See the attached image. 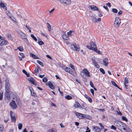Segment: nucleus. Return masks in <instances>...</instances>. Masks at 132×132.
Instances as JSON below:
<instances>
[{"instance_id": "nucleus-57", "label": "nucleus", "mask_w": 132, "mask_h": 132, "mask_svg": "<svg viewBox=\"0 0 132 132\" xmlns=\"http://www.w3.org/2000/svg\"><path fill=\"white\" fill-rule=\"evenodd\" d=\"M90 91L92 93V94L94 95V90L93 89H90Z\"/></svg>"}, {"instance_id": "nucleus-7", "label": "nucleus", "mask_w": 132, "mask_h": 132, "mask_svg": "<svg viewBox=\"0 0 132 132\" xmlns=\"http://www.w3.org/2000/svg\"><path fill=\"white\" fill-rule=\"evenodd\" d=\"M10 105L11 106V108L13 109H15L17 107V105L15 102L13 100L12 101V102L10 103Z\"/></svg>"}, {"instance_id": "nucleus-32", "label": "nucleus", "mask_w": 132, "mask_h": 132, "mask_svg": "<svg viewBox=\"0 0 132 132\" xmlns=\"http://www.w3.org/2000/svg\"><path fill=\"white\" fill-rule=\"evenodd\" d=\"M39 69V68L38 67H35L34 71L36 73H37L38 72Z\"/></svg>"}, {"instance_id": "nucleus-22", "label": "nucleus", "mask_w": 132, "mask_h": 132, "mask_svg": "<svg viewBox=\"0 0 132 132\" xmlns=\"http://www.w3.org/2000/svg\"><path fill=\"white\" fill-rule=\"evenodd\" d=\"M29 78H28V80L29 81V83H30L32 84H33V78L31 77H29Z\"/></svg>"}, {"instance_id": "nucleus-54", "label": "nucleus", "mask_w": 132, "mask_h": 132, "mask_svg": "<svg viewBox=\"0 0 132 132\" xmlns=\"http://www.w3.org/2000/svg\"><path fill=\"white\" fill-rule=\"evenodd\" d=\"M34 59H39V58L37 56L34 54Z\"/></svg>"}, {"instance_id": "nucleus-35", "label": "nucleus", "mask_w": 132, "mask_h": 132, "mask_svg": "<svg viewBox=\"0 0 132 132\" xmlns=\"http://www.w3.org/2000/svg\"><path fill=\"white\" fill-rule=\"evenodd\" d=\"M47 24L48 25L47 28H48V30L49 31H50L51 30V27L48 23H47Z\"/></svg>"}, {"instance_id": "nucleus-29", "label": "nucleus", "mask_w": 132, "mask_h": 132, "mask_svg": "<svg viewBox=\"0 0 132 132\" xmlns=\"http://www.w3.org/2000/svg\"><path fill=\"white\" fill-rule=\"evenodd\" d=\"M3 93L2 91H1L0 92V100H2L3 97Z\"/></svg>"}, {"instance_id": "nucleus-11", "label": "nucleus", "mask_w": 132, "mask_h": 132, "mask_svg": "<svg viewBox=\"0 0 132 132\" xmlns=\"http://www.w3.org/2000/svg\"><path fill=\"white\" fill-rule=\"evenodd\" d=\"M46 84L47 85L49 86V87L50 88L53 90V89L55 88V86H54L52 82L50 81H49L48 82L46 83Z\"/></svg>"}, {"instance_id": "nucleus-6", "label": "nucleus", "mask_w": 132, "mask_h": 132, "mask_svg": "<svg viewBox=\"0 0 132 132\" xmlns=\"http://www.w3.org/2000/svg\"><path fill=\"white\" fill-rule=\"evenodd\" d=\"M121 23L120 19L118 17H116L115 19L114 24L115 26L118 27Z\"/></svg>"}, {"instance_id": "nucleus-43", "label": "nucleus", "mask_w": 132, "mask_h": 132, "mask_svg": "<svg viewBox=\"0 0 132 132\" xmlns=\"http://www.w3.org/2000/svg\"><path fill=\"white\" fill-rule=\"evenodd\" d=\"M90 85V86L93 88L94 87V86L93 84L92 83V82L91 81H90L89 82Z\"/></svg>"}, {"instance_id": "nucleus-27", "label": "nucleus", "mask_w": 132, "mask_h": 132, "mask_svg": "<svg viewBox=\"0 0 132 132\" xmlns=\"http://www.w3.org/2000/svg\"><path fill=\"white\" fill-rule=\"evenodd\" d=\"M111 82L112 84L114 85L115 87H117V88H118V86L117 85L116 83L114 82L112 80H111Z\"/></svg>"}, {"instance_id": "nucleus-25", "label": "nucleus", "mask_w": 132, "mask_h": 132, "mask_svg": "<svg viewBox=\"0 0 132 132\" xmlns=\"http://www.w3.org/2000/svg\"><path fill=\"white\" fill-rule=\"evenodd\" d=\"M18 128L19 130H21L22 127V124L20 123H19L18 124Z\"/></svg>"}, {"instance_id": "nucleus-55", "label": "nucleus", "mask_w": 132, "mask_h": 132, "mask_svg": "<svg viewBox=\"0 0 132 132\" xmlns=\"http://www.w3.org/2000/svg\"><path fill=\"white\" fill-rule=\"evenodd\" d=\"M13 21H16V19L14 18V17L12 16L11 18H10Z\"/></svg>"}, {"instance_id": "nucleus-12", "label": "nucleus", "mask_w": 132, "mask_h": 132, "mask_svg": "<svg viewBox=\"0 0 132 132\" xmlns=\"http://www.w3.org/2000/svg\"><path fill=\"white\" fill-rule=\"evenodd\" d=\"M19 34L20 36V37L22 39H26L27 37L26 35L23 32L20 31L19 32Z\"/></svg>"}, {"instance_id": "nucleus-30", "label": "nucleus", "mask_w": 132, "mask_h": 132, "mask_svg": "<svg viewBox=\"0 0 132 132\" xmlns=\"http://www.w3.org/2000/svg\"><path fill=\"white\" fill-rule=\"evenodd\" d=\"M22 72L23 73L25 74L27 77H29V75L27 73L26 71L24 70L23 69L22 70Z\"/></svg>"}, {"instance_id": "nucleus-59", "label": "nucleus", "mask_w": 132, "mask_h": 132, "mask_svg": "<svg viewBox=\"0 0 132 132\" xmlns=\"http://www.w3.org/2000/svg\"><path fill=\"white\" fill-rule=\"evenodd\" d=\"M106 5L108 6L109 7H111L110 3H108L106 4Z\"/></svg>"}, {"instance_id": "nucleus-3", "label": "nucleus", "mask_w": 132, "mask_h": 132, "mask_svg": "<svg viewBox=\"0 0 132 132\" xmlns=\"http://www.w3.org/2000/svg\"><path fill=\"white\" fill-rule=\"evenodd\" d=\"M90 46L87 45L86 47L89 49L93 50L94 51L99 54H100V51L98 50L96 46L94 43L93 42H91L90 43Z\"/></svg>"}, {"instance_id": "nucleus-13", "label": "nucleus", "mask_w": 132, "mask_h": 132, "mask_svg": "<svg viewBox=\"0 0 132 132\" xmlns=\"http://www.w3.org/2000/svg\"><path fill=\"white\" fill-rule=\"evenodd\" d=\"M65 70L66 72L69 73L71 74L73 73V72L72 71V70L69 68L66 67L65 69Z\"/></svg>"}, {"instance_id": "nucleus-44", "label": "nucleus", "mask_w": 132, "mask_h": 132, "mask_svg": "<svg viewBox=\"0 0 132 132\" xmlns=\"http://www.w3.org/2000/svg\"><path fill=\"white\" fill-rule=\"evenodd\" d=\"M70 67L73 70H74L75 69V67L71 63H70Z\"/></svg>"}, {"instance_id": "nucleus-36", "label": "nucleus", "mask_w": 132, "mask_h": 132, "mask_svg": "<svg viewBox=\"0 0 132 132\" xmlns=\"http://www.w3.org/2000/svg\"><path fill=\"white\" fill-rule=\"evenodd\" d=\"M37 63H38L39 64H40V65L43 66V64L42 63V62H41V61L37 60Z\"/></svg>"}, {"instance_id": "nucleus-53", "label": "nucleus", "mask_w": 132, "mask_h": 132, "mask_svg": "<svg viewBox=\"0 0 132 132\" xmlns=\"http://www.w3.org/2000/svg\"><path fill=\"white\" fill-rule=\"evenodd\" d=\"M19 54L20 55H21V57H22V58H24V54L22 53H19Z\"/></svg>"}, {"instance_id": "nucleus-4", "label": "nucleus", "mask_w": 132, "mask_h": 132, "mask_svg": "<svg viewBox=\"0 0 132 132\" xmlns=\"http://www.w3.org/2000/svg\"><path fill=\"white\" fill-rule=\"evenodd\" d=\"M58 1L62 5L65 6H69L71 3V0H58Z\"/></svg>"}, {"instance_id": "nucleus-23", "label": "nucleus", "mask_w": 132, "mask_h": 132, "mask_svg": "<svg viewBox=\"0 0 132 132\" xmlns=\"http://www.w3.org/2000/svg\"><path fill=\"white\" fill-rule=\"evenodd\" d=\"M80 106L79 103L77 102H76L75 104L74 105V106L76 108H78Z\"/></svg>"}, {"instance_id": "nucleus-14", "label": "nucleus", "mask_w": 132, "mask_h": 132, "mask_svg": "<svg viewBox=\"0 0 132 132\" xmlns=\"http://www.w3.org/2000/svg\"><path fill=\"white\" fill-rule=\"evenodd\" d=\"M85 75L89 77H90V72L86 69H84L83 70Z\"/></svg>"}, {"instance_id": "nucleus-34", "label": "nucleus", "mask_w": 132, "mask_h": 132, "mask_svg": "<svg viewBox=\"0 0 132 132\" xmlns=\"http://www.w3.org/2000/svg\"><path fill=\"white\" fill-rule=\"evenodd\" d=\"M34 85L36 87L37 86H39V85L34 80Z\"/></svg>"}, {"instance_id": "nucleus-45", "label": "nucleus", "mask_w": 132, "mask_h": 132, "mask_svg": "<svg viewBox=\"0 0 132 132\" xmlns=\"http://www.w3.org/2000/svg\"><path fill=\"white\" fill-rule=\"evenodd\" d=\"M72 33V31H70L69 32H68L67 33L68 36H70L71 34Z\"/></svg>"}, {"instance_id": "nucleus-26", "label": "nucleus", "mask_w": 132, "mask_h": 132, "mask_svg": "<svg viewBox=\"0 0 132 132\" xmlns=\"http://www.w3.org/2000/svg\"><path fill=\"white\" fill-rule=\"evenodd\" d=\"M38 43L40 45H42L43 44H44V42L43 41H41L40 39H39L38 40Z\"/></svg>"}, {"instance_id": "nucleus-51", "label": "nucleus", "mask_w": 132, "mask_h": 132, "mask_svg": "<svg viewBox=\"0 0 132 132\" xmlns=\"http://www.w3.org/2000/svg\"><path fill=\"white\" fill-rule=\"evenodd\" d=\"M99 124L100 127H101L102 129L104 128V127L102 125V124L101 123H99Z\"/></svg>"}, {"instance_id": "nucleus-60", "label": "nucleus", "mask_w": 132, "mask_h": 132, "mask_svg": "<svg viewBox=\"0 0 132 132\" xmlns=\"http://www.w3.org/2000/svg\"><path fill=\"white\" fill-rule=\"evenodd\" d=\"M50 132H57V131L55 130L52 129L50 130Z\"/></svg>"}, {"instance_id": "nucleus-58", "label": "nucleus", "mask_w": 132, "mask_h": 132, "mask_svg": "<svg viewBox=\"0 0 132 132\" xmlns=\"http://www.w3.org/2000/svg\"><path fill=\"white\" fill-rule=\"evenodd\" d=\"M38 75H39V77L41 78H43L45 76L44 75H39V74Z\"/></svg>"}, {"instance_id": "nucleus-9", "label": "nucleus", "mask_w": 132, "mask_h": 132, "mask_svg": "<svg viewBox=\"0 0 132 132\" xmlns=\"http://www.w3.org/2000/svg\"><path fill=\"white\" fill-rule=\"evenodd\" d=\"M92 129L95 132H101L100 129L98 127L93 126Z\"/></svg>"}, {"instance_id": "nucleus-18", "label": "nucleus", "mask_w": 132, "mask_h": 132, "mask_svg": "<svg viewBox=\"0 0 132 132\" xmlns=\"http://www.w3.org/2000/svg\"><path fill=\"white\" fill-rule=\"evenodd\" d=\"M125 130H124L122 131V132H132L131 130L127 127V126H126V127L125 128Z\"/></svg>"}, {"instance_id": "nucleus-62", "label": "nucleus", "mask_w": 132, "mask_h": 132, "mask_svg": "<svg viewBox=\"0 0 132 132\" xmlns=\"http://www.w3.org/2000/svg\"><path fill=\"white\" fill-rule=\"evenodd\" d=\"M103 7L106 10H107L108 11H109L108 9V7H107L106 6H103Z\"/></svg>"}, {"instance_id": "nucleus-10", "label": "nucleus", "mask_w": 132, "mask_h": 132, "mask_svg": "<svg viewBox=\"0 0 132 132\" xmlns=\"http://www.w3.org/2000/svg\"><path fill=\"white\" fill-rule=\"evenodd\" d=\"M75 113L77 117L80 119H83L84 117L83 114L81 113L77 112H75Z\"/></svg>"}, {"instance_id": "nucleus-15", "label": "nucleus", "mask_w": 132, "mask_h": 132, "mask_svg": "<svg viewBox=\"0 0 132 132\" xmlns=\"http://www.w3.org/2000/svg\"><path fill=\"white\" fill-rule=\"evenodd\" d=\"M7 44V41L4 40H2L0 41V45L3 46Z\"/></svg>"}, {"instance_id": "nucleus-16", "label": "nucleus", "mask_w": 132, "mask_h": 132, "mask_svg": "<svg viewBox=\"0 0 132 132\" xmlns=\"http://www.w3.org/2000/svg\"><path fill=\"white\" fill-rule=\"evenodd\" d=\"M92 61L94 65L97 68H99V65L98 64V63L96 62L95 60L94 59H92Z\"/></svg>"}, {"instance_id": "nucleus-49", "label": "nucleus", "mask_w": 132, "mask_h": 132, "mask_svg": "<svg viewBox=\"0 0 132 132\" xmlns=\"http://www.w3.org/2000/svg\"><path fill=\"white\" fill-rule=\"evenodd\" d=\"M88 101L90 103H92V98L90 97L87 99Z\"/></svg>"}, {"instance_id": "nucleus-42", "label": "nucleus", "mask_w": 132, "mask_h": 132, "mask_svg": "<svg viewBox=\"0 0 132 132\" xmlns=\"http://www.w3.org/2000/svg\"><path fill=\"white\" fill-rule=\"evenodd\" d=\"M42 80L43 82H46L47 81V80L46 78L44 77L43 79Z\"/></svg>"}, {"instance_id": "nucleus-61", "label": "nucleus", "mask_w": 132, "mask_h": 132, "mask_svg": "<svg viewBox=\"0 0 132 132\" xmlns=\"http://www.w3.org/2000/svg\"><path fill=\"white\" fill-rule=\"evenodd\" d=\"M122 13V11H120L118 13V15H120Z\"/></svg>"}, {"instance_id": "nucleus-50", "label": "nucleus", "mask_w": 132, "mask_h": 132, "mask_svg": "<svg viewBox=\"0 0 132 132\" xmlns=\"http://www.w3.org/2000/svg\"><path fill=\"white\" fill-rule=\"evenodd\" d=\"M0 6L2 7H5V5L4 4L2 3H0Z\"/></svg>"}, {"instance_id": "nucleus-63", "label": "nucleus", "mask_w": 132, "mask_h": 132, "mask_svg": "<svg viewBox=\"0 0 132 132\" xmlns=\"http://www.w3.org/2000/svg\"><path fill=\"white\" fill-rule=\"evenodd\" d=\"M84 96L87 99H88L89 97L88 95H85Z\"/></svg>"}, {"instance_id": "nucleus-48", "label": "nucleus", "mask_w": 132, "mask_h": 132, "mask_svg": "<svg viewBox=\"0 0 132 132\" xmlns=\"http://www.w3.org/2000/svg\"><path fill=\"white\" fill-rule=\"evenodd\" d=\"M112 11L115 13H116L118 11L117 10L115 9H112Z\"/></svg>"}, {"instance_id": "nucleus-1", "label": "nucleus", "mask_w": 132, "mask_h": 132, "mask_svg": "<svg viewBox=\"0 0 132 132\" xmlns=\"http://www.w3.org/2000/svg\"><path fill=\"white\" fill-rule=\"evenodd\" d=\"M114 125L119 130L122 131L126 127L127 125L120 121H117L114 122Z\"/></svg>"}, {"instance_id": "nucleus-38", "label": "nucleus", "mask_w": 132, "mask_h": 132, "mask_svg": "<svg viewBox=\"0 0 132 132\" xmlns=\"http://www.w3.org/2000/svg\"><path fill=\"white\" fill-rule=\"evenodd\" d=\"M18 49L21 51H22L23 50V48L22 46L18 47Z\"/></svg>"}, {"instance_id": "nucleus-5", "label": "nucleus", "mask_w": 132, "mask_h": 132, "mask_svg": "<svg viewBox=\"0 0 132 132\" xmlns=\"http://www.w3.org/2000/svg\"><path fill=\"white\" fill-rule=\"evenodd\" d=\"M70 47L71 49L74 51H78L80 50L79 46L76 44H74L71 45Z\"/></svg>"}, {"instance_id": "nucleus-19", "label": "nucleus", "mask_w": 132, "mask_h": 132, "mask_svg": "<svg viewBox=\"0 0 132 132\" xmlns=\"http://www.w3.org/2000/svg\"><path fill=\"white\" fill-rule=\"evenodd\" d=\"M104 64L106 66H107L108 64V60L107 58H105L103 60Z\"/></svg>"}, {"instance_id": "nucleus-28", "label": "nucleus", "mask_w": 132, "mask_h": 132, "mask_svg": "<svg viewBox=\"0 0 132 132\" xmlns=\"http://www.w3.org/2000/svg\"><path fill=\"white\" fill-rule=\"evenodd\" d=\"M65 98L67 100H70L72 98V97L69 95H67L65 96Z\"/></svg>"}, {"instance_id": "nucleus-56", "label": "nucleus", "mask_w": 132, "mask_h": 132, "mask_svg": "<svg viewBox=\"0 0 132 132\" xmlns=\"http://www.w3.org/2000/svg\"><path fill=\"white\" fill-rule=\"evenodd\" d=\"M80 74L84 78H85V76H84V73L83 72H81V73H80Z\"/></svg>"}, {"instance_id": "nucleus-17", "label": "nucleus", "mask_w": 132, "mask_h": 132, "mask_svg": "<svg viewBox=\"0 0 132 132\" xmlns=\"http://www.w3.org/2000/svg\"><path fill=\"white\" fill-rule=\"evenodd\" d=\"M90 9L93 10H98V8L96 6L91 5L90 6Z\"/></svg>"}, {"instance_id": "nucleus-47", "label": "nucleus", "mask_w": 132, "mask_h": 132, "mask_svg": "<svg viewBox=\"0 0 132 132\" xmlns=\"http://www.w3.org/2000/svg\"><path fill=\"white\" fill-rule=\"evenodd\" d=\"M86 131L85 132H90V130L89 129V128L88 127H86Z\"/></svg>"}, {"instance_id": "nucleus-52", "label": "nucleus", "mask_w": 132, "mask_h": 132, "mask_svg": "<svg viewBox=\"0 0 132 132\" xmlns=\"http://www.w3.org/2000/svg\"><path fill=\"white\" fill-rule=\"evenodd\" d=\"M33 39L35 41L38 43V40H37V38L34 35L33 37Z\"/></svg>"}, {"instance_id": "nucleus-40", "label": "nucleus", "mask_w": 132, "mask_h": 132, "mask_svg": "<svg viewBox=\"0 0 132 132\" xmlns=\"http://www.w3.org/2000/svg\"><path fill=\"white\" fill-rule=\"evenodd\" d=\"M29 89L30 91L31 94V95H32V91L33 90L32 88V87H29Z\"/></svg>"}, {"instance_id": "nucleus-37", "label": "nucleus", "mask_w": 132, "mask_h": 132, "mask_svg": "<svg viewBox=\"0 0 132 132\" xmlns=\"http://www.w3.org/2000/svg\"><path fill=\"white\" fill-rule=\"evenodd\" d=\"M111 129L114 130H116V128L113 125H112L111 126Z\"/></svg>"}, {"instance_id": "nucleus-20", "label": "nucleus", "mask_w": 132, "mask_h": 132, "mask_svg": "<svg viewBox=\"0 0 132 132\" xmlns=\"http://www.w3.org/2000/svg\"><path fill=\"white\" fill-rule=\"evenodd\" d=\"M90 17L92 19V21L93 22H94V23H96L97 22V19L94 16H90Z\"/></svg>"}, {"instance_id": "nucleus-8", "label": "nucleus", "mask_w": 132, "mask_h": 132, "mask_svg": "<svg viewBox=\"0 0 132 132\" xmlns=\"http://www.w3.org/2000/svg\"><path fill=\"white\" fill-rule=\"evenodd\" d=\"M10 116L11 118L12 121L13 122H15L16 121V118L15 117L14 114L12 111H10Z\"/></svg>"}, {"instance_id": "nucleus-24", "label": "nucleus", "mask_w": 132, "mask_h": 132, "mask_svg": "<svg viewBox=\"0 0 132 132\" xmlns=\"http://www.w3.org/2000/svg\"><path fill=\"white\" fill-rule=\"evenodd\" d=\"M6 35L9 40H13V38L11 35L10 34H7Z\"/></svg>"}, {"instance_id": "nucleus-2", "label": "nucleus", "mask_w": 132, "mask_h": 132, "mask_svg": "<svg viewBox=\"0 0 132 132\" xmlns=\"http://www.w3.org/2000/svg\"><path fill=\"white\" fill-rule=\"evenodd\" d=\"M5 96L7 98L9 97L10 94V84L8 79H6L5 80Z\"/></svg>"}, {"instance_id": "nucleus-41", "label": "nucleus", "mask_w": 132, "mask_h": 132, "mask_svg": "<svg viewBox=\"0 0 132 132\" xmlns=\"http://www.w3.org/2000/svg\"><path fill=\"white\" fill-rule=\"evenodd\" d=\"M122 119L124 121H125L126 122H127L128 121V120H127V119L125 117H123V116L122 117Z\"/></svg>"}, {"instance_id": "nucleus-33", "label": "nucleus", "mask_w": 132, "mask_h": 132, "mask_svg": "<svg viewBox=\"0 0 132 132\" xmlns=\"http://www.w3.org/2000/svg\"><path fill=\"white\" fill-rule=\"evenodd\" d=\"M128 83V78L126 77L125 79V82H124V84H127Z\"/></svg>"}, {"instance_id": "nucleus-31", "label": "nucleus", "mask_w": 132, "mask_h": 132, "mask_svg": "<svg viewBox=\"0 0 132 132\" xmlns=\"http://www.w3.org/2000/svg\"><path fill=\"white\" fill-rule=\"evenodd\" d=\"M7 13L8 15V16H9L10 18H11L12 16V15L11 14V13L9 11H7Z\"/></svg>"}, {"instance_id": "nucleus-64", "label": "nucleus", "mask_w": 132, "mask_h": 132, "mask_svg": "<svg viewBox=\"0 0 132 132\" xmlns=\"http://www.w3.org/2000/svg\"><path fill=\"white\" fill-rule=\"evenodd\" d=\"M75 124L76 126H77L79 125V122H75Z\"/></svg>"}, {"instance_id": "nucleus-39", "label": "nucleus", "mask_w": 132, "mask_h": 132, "mask_svg": "<svg viewBox=\"0 0 132 132\" xmlns=\"http://www.w3.org/2000/svg\"><path fill=\"white\" fill-rule=\"evenodd\" d=\"M100 72H101L103 74H105V72L104 70L102 68H100Z\"/></svg>"}, {"instance_id": "nucleus-21", "label": "nucleus", "mask_w": 132, "mask_h": 132, "mask_svg": "<svg viewBox=\"0 0 132 132\" xmlns=\"http://www.w3.org/2000/svg\"><path fill=\"white\" fill-rule=\"evenodd\" d=\"M65 32H64L63 34V35H62V38L66 40L67 39H68V36L65 34Z\"/></svg>"}, {"instance_id": "nucleus-46", "label": "nucleus", "mask_w": 132, "mask_h": 132, "mask_svg": "<svg viewBox=\"0 0 132 132\" xmlns=\"http://www.w3.org/2000/svg\"><path fill=\"white\" fill-rule=\"evenodd\" d=\"M3 129V125H0V131H2Z\"/></svg>"}]
</instances>
